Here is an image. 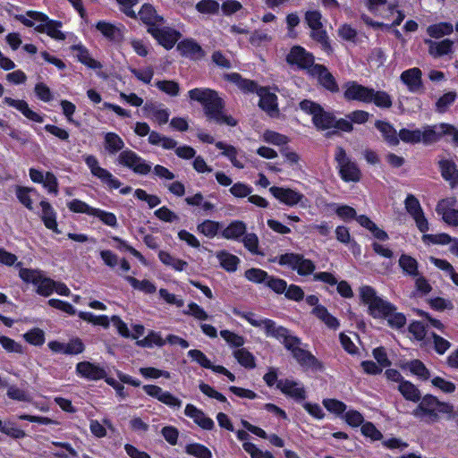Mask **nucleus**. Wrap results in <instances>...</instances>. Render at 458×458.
Wrapping results in <instances>:
<instances>
[{
  "mask_svg": "<svg viewBox=\"0 0 458 458\" xmlns=\"http://www.w3.org/2000/svg\"><path fill=\"white\" fill-rule=\"evenodd\" d=\"M189 98L203 106L205 114L208 119L217 123L235 126L236 120L227 116L223 112V102L217 93L210 89L196 88L188 92Z\"/></svg>",
  "mask_w": 458,
  "mask_h": 458,
  "instance_id": "1",
  "label": "nucleus"
},
{
  "mask_svg": "<svg viewBox=\"0 0 458 458\" xmlns=\"http://www.w3.org/2000/svg\"><path fill=\"white\" fill-rule=\"evenodd\" d=\"M454 407L452 404L440 402L437 397L431 394H426L419 401L418 406L412 411L411 414L420 421L431 424L440 419L441 414H452Z\"/></svg>",
  "mask_w": 458,
  "mask_h": 458,
  "instance_id": "2",
  "label": "nucleus"
},
{
  "mask_svg": "<svg viewBox=\"0 0 458 458\" xmlns=\"http://www.w3.org/2000/svg\"><path fill=\"white\" fill-rule=\"evenodd\" d=\"M277 340L284 344V347L292 352L293 358L302 368L313 371L323 370V364L309 351L301 348V340L291 335L286 328L283 336L278 337Z\"/></svg>",
  "mask_w": 458,
  "mask_h": 458,
  "instance_id": "3",
  "label": "nucleus"
},
{
  "mask_svg": "<svg viewBox=\"0 0 458 458\" xmlns=\"http://www.w3.org/2000/svg\"><path fill=\"white\" fill-rule=\"evenodd\" d=\"M360 301L368 307V312L374 318H385L394 309V305L377 294L369 285H363L359 290Z\"/></svg>",
  "mask_w": 458,
  "mask_h": 458,
  "instance_id": "4",
  "label": "nucleus"
},
{
  "mask_svg": "<svg viewBox=\"0 0 458 458\" xmlns=\"http://www.w3.org/2000/svg\"><path fill=\"white\" fill-rule=\"evenodd\" d=\"M277 259L279 265L295 271L301 276H310L315 272V263L299 253H285Z\"/></svg>",
  "mask_w": 458,
  "mask_h": 458,
  "instance_id": "5",
  "label": "nucleus"
},
{
  "mask_svg": "<svg viewBox=\"0 0 458 458\" xmlns=\"http://www.w3.org/2000/svg\"><path fill=\"white\" fill-rule=\"evenodd\" d=\"M19 275L24 282L34 284L39 295L49 296L54 293L55 281L47 277L42 271L21 268Z\"/></svg>",
  "mask_w": 458,
  "mask_h": 458,
  "instance_id": "6",
  "label": "nucleus"
},
{
  "mask_svg": "<svg viewBox=\"0 0 458 458\" xmlns=\"http://www.w3.org/2000/svg\"><path fill=\"white\" fill-rule=\"evenodd\" d=\"M233 314L244 318L251 326L263 329L267 336L278 339V337H282L284 333V327H277L273 320L261 318L253 312L234 310Z\"/></svg>",
  "mask_w": 458,
  "mask_h": 458,
  "instance_id": "7",
  "label": "nucleus"
},
{
  "mask_svg": "<svg viewBox=\"0 0 458 458\" xmlns=\"http://www.w3.org/2000/svg\"><path fill=\"white\" fill-rule=\"evenodd\" d=\"M300 108L312 115L313 123L318 129L327 130L335 127V118L331 114L324 112L318 104L306 99L300 103Z\"/></svg>",
  "mask_w": 458,
  "mask_h": 458,
  "instance_id": "8",
  "label": "nucleus"
},
{
  "mask_svg": "<svg viewBox=\"0 0 458 458\" xmlns=\"http://www.w3.org/2000/svg\"><path fill=\"white\" fill-rule=\"evenodd\" d=\"M335 159L337 162L339 174L344 182H359L360 179V171L358 165L352 161L342 147H337L335 154Z\"/></svg>",
  "mask_w": 458,
  "mask_h": 458,
  "instance_id": "9",
  "label": "nucleus"
},
{
  "mask_svg": "<svg viewBox=\"0 0 458 458\" xmlns=\"http://www.w3.org/2000/svg\"><path fill=\"white\" fill-rule=\"evenodd\" d=\"M83 160L89 169L91 174L99 179L102 183L106 184L110 189H119L121 182L114 177L108 170L100 166L98 158L93 155L83 156Z\"/></svg>",
  "mask_w": 458,
  "mask_h": 458,
  "instance_id": "10",
  "label": "nucleus"
},
{
  "mask_svg": "<svg viewBox=\"0 0 458 458\" xmlns=\"http://www.w3.org/2000/svg\"><path fill=\"white\" fill-rule=\"evenodd\" d=\"M118 164L132 170L135 174L145 175L151 171V165L141 157L130 149L123 150L117 158Z\"/></svg>",
  "mask_w": 458,
  "mask_h": 458,
  "instance_id": "11",
  "label": "nucleus"
},
{
  "mask_svg": "<svg viewBox=\"0 0 458 458\" xmlns=\"http://www.w3.org/2000/svg\"><path fill=\"white\" fill-rule=\"evenodd\" d=\"M366 6L369 12L383 19L391 20L393 18L391 25H399L404 19L403 13L397 10L394 5H389L386 9V0H368Z\"/></svg>",
  "mask_w": 458,
  "mask_h": 458,
  "instance_id": "12",
  "label": "nucleus"
},
{
  "mask_svg": "<svg viewBox=\"0 0 458 458\" xmlns=\"http://www.w3.org/2000/svg\"><path fill=\"white\" fill-rule=\"evenodd\" d=\"M269 191L280 203L286 206L294 207L300 205L305 207L306 205L307 199L305 196L293 189L272 186L269 188Z\"/></svg>",
  "mask_w": 458,
  "mask_h": 458,
  "instance_id": "13",
  "label": "nucleus"
},
{
  "mask_svg": "<svg viewBox=\"0 0 458 458\" xmlns=\"http://www.w3.org/2000/svg\"><path fill=\"white\" fill-rule=\"evenodd\" d=\"M436 211L447 225H458V201L455 198L448 197L441 199L436 207Z\"/></svg>",
  "mask_w": 458,
  "mask_h": 458,
  "instance_id": "14",
  "label": "nucleus"
},
{
  "mask_svg": "<svg viewBox=\"0 0 458 458\" xmlns=\"http://www.w3.org/2000/svg\"><path fill=\"white\" fill-rule=\"evenodd\" d=\"M404 205L407 212L414 219L418 229L421 233L428 232L429 230V225L419 199L412 194H409L405 199Z\"/></svg>",
  "mask_w": 458,
  "mask_h": 458,
  "instance_id": "15",
  "label": "nucleus"
},
{
  "mask_svg": "<svg viewBox=\"0 0 458 458\" xmlns=\"http://www.w3.org/2000/svg\"><path fill=\"white\" fill-rule=\"evenodd\" d=\"M287 63L291 65H296L300 69L308 70L309 73L314 64L313 55L306 51L302 47H293L286 57Z\"/></svg>",
  "mask_w": 458,
  "mask_h": 458,
  "instance_id": "16",
  "label": "nucleus"
},
{
  "mask_svg": "<svg viewBox=\"0 0 458 458\" xmlns=\"http://www.w3.org/2000/svg\"><path fill=\"white\" fill-rule=\"evenodd\" d=\"M144 392L153 397L157 399L162 403L167 405L172 409H179L182 406V401L172 394L168 391L163 390L160 386L155 385H145L143 386Z\"/></svg>",
  "mask_w": 458,
  "mask_h": 458,
  "instance_id": "17",
  "label": "nucleus"
},
{
  "mask_svg": "<svg viewBox=\"0 0 458 458\" xmlns=\"http://www.w3.org/2000/svg\"><path fill=\"white\" fill-rule=\"evenodd\" d=\"M149 33L165 49L173 48L180 38L178 31L163 25L151 28Z\"/></svg>",
  "mask_w": 458,
  "mask_h": 458,
  "instance_id": "18",
  "label": "nucleus"
},
{
  "mask_svg": "<svg viewBox=\"0 0 458 458\" xmlns=\"http://www.w3.org/2000/svg\"><path fill=\"white\" fill-rule=\"evenodd\" d=\"M306 21L309 27L311 29V37L322 43L326 49H329L330 47L327 41L326 32L322 29L321 14L318 11H309L305 15Z\"/></svg>",
  "mask_w": 458,
  "mask_h": 458,
  "instance_id": "19",
  "label": "nucleus"
},
{
  "mask_svg": "<svg viewBox=\"0 0 458 458\" xmlns=\"http://www.w3.org/2000/svg\"><path fill=\"white\" fill-rule=\"evenodd\" d=\"M277 388L286 396L296 402H301L306 398V390L303 385L293 379H280L277 382Z\"/></svg>",
  "mask_w": 458,
  "mask_h": 458,
  "instance_id": "20",
  "label": "nucleus"
},
{
  "mask_svg": "<svg viewBox=\"0 0 458 458\" xmlns=\"http://www.w3.org/2000/svg\"><path fill=\"white\" fill-rule=\"evenodd\" d=\"M372 88L362 86L355 81H348L344 84V98L348 100H357L364 103H371Z\"/></svg>",
  "mask_w": 458,
  "mask_h": 458,
  "instance_id": "21",
  "label": "nucleus"
},
{
  "mask_svg": "<svg viewBox=\"0 0 458 458\" xmlns=\"http://www.w3.org/2000/svg\"><path fill=\"white\" fill-rule=\"evenodd\" d=\"M15 19L27 27H33L39 33L50 20L45 13L32 10L27 11L24 14L15 15Z\"/></svg>",
  "mask_w": 458,
  "mask_h": 458,
  "instance_id": "22",
  "label": "nucleus"
},
{
  "mask_svg": "<svg viewBox=\"0 0 458 458\" xmlns=\"http://www.w3.org/2000/svg\"><path fill=\"white\" fill-rule=\"evenodd\" d=\"M451 124L449 123H437L434 125H424L422 126L421 134L423 136L422 143L425 145L432 144L438 141L443 136L448 135L451 130Z\"/></svg>",
  "mask_w": 458,
  "mask_h": 458,
  "instance_id": "23",
  "label": "nucleus"
},
{
  "mask_svg": "<svg viewBox=\"0 0 458 458\" xmlns=\"http://www.w3.org/2000/svg\"><path fill=\"white\" fill-rule=\"evenodd\" d=\"M47 345L53 352L67 355L80 354L84 351V344L79 338L72 339L68 343L51 341Z\"/></svg>",
  "mask_w": 458,
  "mask_h": 458,
  "instance_id": "24",
  "label": "nucleus"
},
{
  "mask_svg": "<svg viewBox=\"0 0 458 458\" xmlns=\"http://www.w3.org/2000/svg\"><path fill=\"white\" fill-rule=\"evenodd\" d=\"M76 373L88 380H99L106 377V370L103 367L89 361L79 362L76 365Z\"/></svg>",
  "mask_w": 458,
  "mask_h": 458,
  "instance_id": "25",
  "label": "nucleus"
},
{
  "mask_svg": "<svg viewBox=\"0 0 458 458\" xmlns=\"http://www.w3.org/2000/svg\"><path fill=\"white\" fill-rule=\"evenodd\" d=\"M184 414L191 418L202 429L211 430L215 427L214 420L208 417L202 410L193 404L189 403L185 406Z\"/></svg>",
  "mask_w": 458,
  "mask_h": 458,
  "instance_id": "26",
  "label": "nucleus"
},
{
  "mask_svg": "<svg viewBox=\"0 0 458 458\" xmlns=\"http://www.w3.org/2000/svg\"><path fill=\"white\" fill-rule=\"evenodd\" d=\"M257 94L259 97V105L260 108L271 116L277 114V98L276 94L267 88H259Z\"/></svg>",
  "mask_w": 458,
  "mask_h": 458,
  "instance_id": "27",
  "label": "nucleus"
},
{
  "mask_svg": "<svg viewBox=\"0 0 458 458\" xmlns=\"http://www.w3.org/2000/svg\"><path fill=\"white\" fill-rule=\"evenodd\" d=\"M143 110L147 117L156 121L160 125L165 124L169 120L170 111L162 104L146 103Z\"/></svg>",
  "mask_w": 458,
  "mask_h": 458,
  "instance_id": "28",
  "label": "nucleus"
},
{
  "mask_svg": "<svg viewBox=\"0 0 458 458\" xmlns=\"http://www.w3.org/2000/svg\"><path fill=\"white\" fill-rule=\"evenodd\" d=\"M4 103L9 106L15 108L20 111L26 118L36 123H43L44 118L41 114L31 110L25 100L13 99L9 97L4 98Z\"/></svg>",
  "mask_w": 458,
  "mask_h": 458,
  "instance_id": "29",
  "label": "nucleus"
},
{
  "mask_svg": "<svg viewBox=\"0 0 458 458\" xmlns=\"http://www.w3.org/2000/svg\"><path fill=\"white\" fill-rule=\"evenodd\" d=\"M422 72L419 68H411L402 72L400 79L409 91L416 93L422 88Z\"/></svg>",
  "mask_w": 458,
  "mask_h": 458,
  "instance_id": "30",
  "label": "nucleus"
},
{
  "mask_svg": "<svg viewBox=\"0 0 458 458\" xmlns=\"http://www.w3.org/2000/svg\"><path fill=\"white\" fill-rule=\"evenodd\" d=\"M96 29L109 41L119 42L123 37L124 27L104 21L96 24Z\"/></svg>",
  "mask_w": 458,
  "mask_h": 458,
  "instance_id": "31",
  "label": "nucleus"
},
{
  "mask_svg": "<svg viewBox=\"0 0 458 458\" xmlns=\"http://www.w3.org/2000/svg\"><path fill=\"white\" fill-rule=\"evenodd\" d=\"M310 74L317 78L319 83L328 90L334 92L338 89L335 78L325 66L316 64L310 69Z\"/></svg>",
  "mask_w": 458,
  "mask_h": 458,
  "instance_id": "32",
  "label": "nucleus"
},
{
  "mask_svg": "<svg viewBox=\"0 0 458 458\" xmlns=\"http://www.w3.org/2000/svg\"><path fill=\"white\" fill-rule=\"evenodd\" d=\"M140 19L148 26V31L150 32L151 28H157L164 24V19L158 15L155 8L148 4H144L139 12Z\"/></svg>",
  "mask_w": 458,
  "mask_h": 458,
  "instance_id": "33",
  "label": "nucleus"
},
{
  "mask_svg": "<svg viewBox=\"0 0 458 458\" xmlns=\"http://www.w3.org/2000/svg\"><path fill=\"white\" fill-rule=\"evenodd\" d=\"M71 49L76 52L77 60L92 70L102 68L100 62L91 57L89 50L82 44H76L71 47Z\"/></svg>",
  "mask_w": 458,
  "mask_h": 458,
  "instance_id": "34",
  "label": "nucleus"
},
{
  "mask_svg": "<svg viewBox=\"0 0 458 458\" xmlns=\"http://www.w3.org/2000/svg\"><path fill=\"white\" fill-rule=\"evenodd\" d=\"M439 167L443 178L454 188L458 184V169L455 163L450 159L439 161Z\"/></svg>",
  "mask_w": 458,
  "mask_h": 458,
  "instance_id": "35",
  "label": "nucleus"
},
{
  "mask_svg": "<svg viewBox=\"0 0 458 458\" xmlns=\"http://www.w3.org/2000/svg\"><path fill=\"white\" fill-rule=\"evenodd\" d=\"M40 207L42 210L41 219L45 226L47 229L58 233L59 230L56 222V212L54 210L50 203L47 202V200H41Z\"/></svg>",
  "mask_w": 458,
  "mask_h": 458,
  "instance_id": "36",
  "label": "nucleus"
},
{
  "mask_svg": "<svg viewBox=\"0 0 458 458\" xmlns=\"http://www.w3.org/2000/svg\"><path fill=\"white\" fill-rule=\"evenodd\" d=\"M215 256L220 267L225 271L233 273L237 270L240 263V259L237 256L226 250H218L215 253Z\"/></svg>",
  "mask_w": 458,
  "mask_h": 458,
  "instance_id": "37",
  "label": "nucleus"
},
{
  "mask_svg": "<svg viewBox=\"0 0 458 458\" xmlns=\"http://www.w3.org/2000/svg\"><path fill=\"white\" fill-rule=\"evenodd\" d=\"M376 128L381 132L385 140L390 146H397L400 142L399 133L392 124L384 121H377L375 123Z\"/></svg>",
  "mask_w": 458,
  "mask_h": 458,
  "instance_id": "38",
  "label": "nucleus"
},
{
  "mask_svg": "<svg viewBox=\"0 0 458 458\" xmlns=\"http://www.w3.org/2000/svg\"><path fill=\"white\" fill-rule=\"evenodd\" d=\"M428 45V53L434 57L448 55L453 50L454 42L450 39L441 41L426 40Z\"/></svg>",
  "mask_w": 458,
  "mask_h": 458,
  "instance_id": "39",
  "label": "nucleus"
},
{
  "mask_svg": "<svg viewBox=\"0 0 458 458\" xmlns=\"http://www.w3.org/2000/svg\"><path fill=\"white\" fill-rule=\"evenodd\" d=\"M158 259L165 266H167L177 272L184 271L188 267V263L186 261L180 259L165 250H160L158 252Z\"/></svg>",
  "mask_w": 458,
  "mask_h": 458,
  "instance_id": "40",
  "label": "nucleus"
},
{
  "mask_svg": "<svg viewBox=\"0 0 458 458\" xmlns=\"http://www.w3.org/2000/svg\"><path fill=\"white\" fill-rule=\"evenodd\" d=\"M246 232V225L239 220L230 223L223 231L222 237L227 240H237Z\"/></svg>",
  "mask_w": 458,
  "mask_h": 458,
  "instance_id": "41",
  "label": "nucleus"
},
{
  "mask_svg": "<svg viewBox=\"0 0 458 458\" xmlns=\"http://www.w3.org/2000/svg\"><path fill=\"white\" fill-rule=\"evenodd\" d=\"M177 49L182 55H185L190 58H199L202 55V50L200 46H199L195 41L191 39H186L181 41L177 45Z\"/></svg>",
  "mask_w": 458,
  "mask_h": 458,
  "instance_id": "42",
  "label": "nucleus"
},
{
  "mask_svg": "<svg viewBox=\"0 0 458 458\" xmlns=\"http://www.w3.org/2000/svg\"><path fill=\"white\" fill-rule=\"evenodd\" d=\"M225 79L235 84L243 92H254L259 89L258 85L250 80L242 79L240 74L233 72L225 74Z\"/></svg>",
  "mask_w": 458,
  "mask_h": 458,
  "instance_id": "43",
  "label": "nucleus"
},
{
  "mask_svg": "<svg viewBox=\"0 0 458 458\" xmlns=\"http://www.w3.org/2000/svg\"><path fill=\"white\" fill-rule=\"evenodd\" d=\"M312 314L330 329H337L340 326L338 319L331 315L325 306L313 308Z\"/></svg>",
  "mask_w": 458,
  "mask_h": 458,
  "instance_id": "44",
  "label": "nucleus"
},
{
  "mask_svg": "<svg viewBox=\"0 0 458 458\" xmlns=\"http://www.w3.org/2000/svg\"><path fill=\"white\" fill-rule=\"evenodd\" d=\"M104 145L106 150L114 155L122 150L124 147L123 139L114 132H106L104 136Z\"/></svg>",
  "mask_w": 458,
  "mask_h": 458,
  "instance_id": "45",
  "label": "nucleus"
},
{
  "mask_svg": "<svg viewBox=\"0 0 458 458\" xmlns=\"http://www.w3.org/2000/svg\"><path fill=\"white\" fill-rule=\"evenodd\" d=\"M222 225L213 220H204L197 225V232L204 236L213 239L221 230Z\"/></svg>",
  "mask_w": 458,
  "mask_h": 458,
  "instance_id": "46",
  "label": "nucleus"
},
{
  "mask_svg": "<svg viewBox=\"0 0 458 458\" xmlns=\"http://www.w3.org/2000/svg\"><path fill=\"white\" fill-rule=\"evenodd\" d=\"M55 447L52 450L54 456L58 458H75L78 456L77 451L72 446L71 444L66 442H52Z\"/></svg>",
  "mask_w": 458,
  "mask_h": 458,
  "instance_id": "47",
  "label": "nucleus"
},
{
  "mask_svg": "<svg viewBox=\"0 0 458 458\" xmlns=\"http://www.w3.org/2000/svg\"><path fill=\"white\" fill-rule=\"evenodd\" d=\"M233 357L239 364L245 369H252L256 367V359L254 355L245 348L236 349L233 352Z\"/></svg>",
  "mask_w": 458,
  "mask_h": 458,
  "instance_id": "48",
  "label": "nucleus"
},
{
  "mask_svg": "<svg viewBox=\"0 0 458 458\" xmlns=\"http://www.w3.org/2000/svg\"><path fill=\"white\" fill-rule=\"evenodd\" d=\"M398 390L402 395L408 401L417 403L420 400V390L407 380L401 381Z\"/></svg>",
  "mask_w": 458,
  "mask_h": 458,
  "instance_id": "49",
  "label": "nucleus"
},
{
  "mask_svg": "<svg viewBox=\"0 0 458 458\" xmlns=\"http://www.w3.org/2000/svg\"><path fill=\"white\" fill-rule=\"evenodd\" d=\"M137 345L144 348H152L154 346L162 347L166 344L161 334L156 331H150L146 337L137 341Z\"/></svg>",
  "mask_w": 458,
  "mask_h": 458,
  "instance_id": "50",
  "label": "nucleus"
},
{
  "mask_svg": "<svg viewBox=\"0 0 458 458\" xmlns=\"http://www.w3.org/2000/svg\"><path fill=\"white\" fill-rule=\"evenodd\" d=\"M454 31V26L450 22H439L432 24L428 27V34L435 38H440L444 36L452 34Z\"/></svg>",
  "mask_w": 458,
  "mask_h": 458,
  "instance_id": "51",
  "label": "nucleus"
},
{
  "mask_svg": "<svg viewBox=\"0 0 458 458\" xmlns=\"http://www.w3.org/2000/svg\"><path fill=\"white\" fill-rule=\"evenodd\" d=\"M62 22L55 20H49L44 29H41V33H46L50 38L55 40H64L65 34L60 30Z\"/></svg>",
  "mask_w": 458,
  "mask_h": 458,
  "instance_id": "52",
  "label": "nucleus"
},
{
  "mask_svg": "<svg viewBox=\"0 0 458 458\" xmlns=\"http://www.w3.org/2000/svg\"><path fill=\"white\" fill-rule=\"evenodd\" d=\"M124 279L131 285L133 289L143 292L145 293H153L157 290L155 284L149 280L144 279L140 281L130 276H124Z\"/></svg>",
  "mask_w": 458,
  "mask_h": 458,
  "instance_id": "53",
  "label": "nucleus"
},
{
  "mask_svg": "<svg viewBox=\"0 0 458 458\" xmlns=\"http://www.w3.org/2000/svg\"><path fill=\"white\" fill-rule=\"evenodd\" d=\"M78 316L84 321L93 325L101 326L105 328L108 327L110 325L109 318L106 315H95L91 312L80 311Z\"/></svg>",
  "mask_w": 458,
  "mask_h": 458,
  "instance_id": "54",
  "label": "nucleus"
},
{
  "mask_svg": "<svg viewBox=\"0 0 458 458\" xmlns=\"http://www.w3.org/2000/svg\"><path fill=\"white\" fill-rule=\"evenodd\" d=\"M422 127L420 129L409 130L402 129L399 131L400 140L405 143L417 144L422 142L423 136L421 134Z\"/></svg>",
  "mask_w": 458,
  "mask_h": 458,
  "instance_id": "55",
  "label": "nucleus"
},
{
  "mask_svg": "<svg viewBox=\"0 0 458 458\" xmlns=\"http://www.w3.org/2000/svg\"><path fill=\"white\" fill-rule=\"evenodd\" d=\"M371 103H374L380 108H389L392 106V98L388 93L382 90H374L372 89Z\"/></svg>",
  "mask_w": 458,
  "mask_h": 458,
  "instance_id": "56",
  "label": "nucleus"
},
{
  "mask_svg": "<svg viewBox=\"0 0 458 458\" xmlns=\"http://www.w3.org/2000/svg\"><path fill=\"white\" fill-rule=\"evenodd\" d=\"M399 266L408 275L416 276L418 275V262L412 257L403 254L399 259Z\"/></svg>",
  "mask_w": 458,
  "mask_h": 458,
  "instance_id": "57",
  "label": "nucleus"
},
{
  "mask_svg": "<svg viewBox=\"0 0 458 458\" xmlns=\"http://www.w3.org/2000/svg\"><path fill=\"white\" fill-rule=\"evenodd\" d=\"M91 216L99 219L104 225L113 228L118 225L116 216L114 213L100 208H95Z\"/></svg>",
  "mask_w": 458,
  "mask_h": 458,
  "instance_id": "58",
  "label": "nucleus"
},
{
  "mask_svg": "<svg viewBox=\"0 0 458 458\" xmlns=\"http://www.w3.org/2000/svg\"><path fill=\"white\" fill-rule=\"evenodd\" d=\"M185 451L196 458H212L211 451L205 445L198 443L187 445Z\"/></svg>",
  "mask_w": 458,
  "mask_h": 458,
  "instance_id": "59",
  "label": "nucleus"
},
{
  "mask_svg": "<svg viewBox=\"0 0 458 458\" xmlns=\"http://www.w3.org/2000/svg\"><path fill=\"white\" fill-rule=\"evenodd\" d=\"M410 371L417 376L421 380H428L430 377V373L426 366L419 360H411L407 364Z\"/></svg>",
  "mask_w": 458,
  "mask_h": 458,
  "instance_id": "60",
  "label": "nucleus"
},
{
  "mask_svg": "<svg viewBox=\"0 0 458 458\" xmlns=\"http://www.w3.org/2000/svg\"><path fill=\"white\" fill-rule=\"evenodd\" d=\"M67 208L74 213H80V214H86L89 216H92V213L94 211L93 207L89 206L86 202L81 200V199H72L71 201L67 202Z\"/></svg>",
  "mask_w": 458,
  "mask_h": 458,
  "instance_id": "61",
  "label": "nucleus"
},
{
  "mask_svg": "<svg viewBox=\"0 0 458 458\" xmlns=\"http://www.w3.org/2000/svg\"><path fill=\"white\" fill-rule=\"evenodd\" d=\"M23 338L32 345L40 346L45 342V334L43 330L36 327L25 333Z\"/></svg>",
  "mask_w": 458,
  "mask_h": 458,
  "instance_id": "62",
  "label": "nucleus"
},
{
  "mask_svg": "<svg viewBox=\"0 0 458 458\" xmlns=\"http://www.w3.org/2000/svg\"><path fill=\"white\" fill-rule=\"evenodd\" d=\"M245 277L247 280L255 284H264L267 281L268 274L260 268H250L245 271Z\"/></svg>",
  "mask_w": 458,
  "mask_h": 458,
  "instance_id": "63",
  "label": "nucleus"
},
{
  "mask_svg": "<svg viewBox=\"0 0 458 458\" xmlns=\"http://www.w3.org/2000/svg\"><path fill=\"white\" fill-rule=\"evenodd\" d=\"M221 337L232 347L240 348L245 344L244 338L229 330H221Z\"/></svg>",
  "mask_w": 458,
  "mask_h": 458,
  "instance_id": "64",
  "label": "nucleus"
}]
</instances>
